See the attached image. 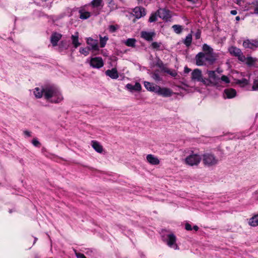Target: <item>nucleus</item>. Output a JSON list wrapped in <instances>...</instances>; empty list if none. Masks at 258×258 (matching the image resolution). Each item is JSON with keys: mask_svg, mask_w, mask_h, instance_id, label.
<instances>
[{"mask_svg": "<svg viewBox=\"0 0 258 258\" xmlns=\"http://www.w3.org/2000/svg\"><path fill=\"white\" fill-rule=\"evenodd\" d=\"M44 91L45 98L51 103H58L63 99L58 89L53 86L45 87Z\"/></svg>", "mask_w": 258, "mask_h": 258, "instance_id": "f257e3e1", "label": "nucleus"}, {"mask_svg": "<svg viewBox=\"0 0 258 258\" xmlns=\"http://www.w3.org/2000/svg\"><path fill=\"white\" fill-rule=\"evenodd\" d=\"M202 157L203 164L206 166H214L219 162L218 158L213 154L206 153L203 155Z\"/></svg>", "mask_w": 258, "mask_h": 258, "instance_id": "f03ea898", "label": "nucleus"}, {"mask_svg": "<svg viewBox=\"0 0 258 258\" xmlns=\"http://www.w3.org/2000/svg\"><path fill=\"white\" fill-rule=\"evenodd\" d=\"M201 159V157L199 154H195L191 151L190 154L184 159V162L190 166H197L200 163Z\"/></svg>", "mask_w": 258, "mask_h": 258, "instance_id": "7ed1b4c3", "label": "nucleus"}, {"mask_svg": "<svg viewBox=\"0 0 258 258\" xmlns=\"http://www.w3.org/2000/svg\"><path fill=\"white\" fill-rule=\"evenodd\" d=\"M229 51L231 54L237 57L238 59L240 61H244L245 60V57L243 55L239 48L232 46L229 48Z\"/></svg>", "mask_w": 258, "mask_h": 258, "instance_id": "20e7f679", "label": "nucleus"}, {"mask_svg": "<svg viewBox=\"0 0 258 258\" xmlns=\"http://www.w3.org/2000/svg\"><path fill=\"white\" fill-rule=\"evenodd\" d=\"M155 93L165 97H170L173 94L171 89L164 87L161 88L159 86H157Z\"/></svg>", "mask_w": 258, "mask_h": 258, "instance_id": "39448f33", "label": "nucleus"}, {"mask_svg": "<svg viewBox=\"0 0 258 258\" xmlns=\"http://www.w3.org/2000/svg\"><path fill=\"white\" fill-rule=\"evenodd\" d=\"M243 46L245 48L254 49L258 47V40L247 39L243 41Z\"/></svg>", "mask_w": 258, "mask_h": 258, "instance_id": "423d86ee", "label": "nucleus"}, {"mask_svg": "<svg viewBox=\"0 0 258 258\" xmlns=\"http://www.w3.org/2000/svg\"><path fill=\"white\" fill-rule=\"evenodd\" d=\"M104 63L101 57L92 58L90 60V65L93 68L99 69L103 66Z\"/></svg>", "mask_w": 258, "mask_h": 258, "instance_id": "0eeeda50", "label": "nucleus"}, {"mask_svg": "<svg viewBox=\"0 0 258 258\" xmlns=\"http://www.w3.org/2000/svg\"><path fill=\"white\" fill-rule=\"evenodd\" d=\"M158 16L164 20L167 21L170 18V12L165 9H159L157 11Z\"/></svg>", "mask_w": 258, "mask_h": 258, "instance_id": "6e6552de", "label": "nucleus"}, {"mask_svg": "<svg viewBox=\"0 0 258 258\" xmlns=\"http://www.w3.org/2000/svg\"><path fill=\"white\" fill-rule=\"evenodd\" d=\"M133 12L134 13V16L137 19H139L146 15L145 9L143 7H136L134 8Z\"/></svg>", "mask_w": 258, "mask_h": 258, "instance_id": "1a4fd4ad", "label": "nucleus"}, {"mask_svg": "<svg viewBox=\"0 0 258 258\" xmlns=\"http://www.w3.org/2000/svg\"><path fill=\"white\" fill-rule=\"evenodd\" d=\"M236 95L235 89L232 88L226 89L224 91L223 97L224 98L231 99L234 98Z\"/></svg>", "mask_w": 258, "mask_h": 258, "instance_id": "9d476101", "label": "nucleus"}, {"mask_svg": "<svg viewBox=\"0 0 258 258\" xmlns=\"http://www.w3.org/2000/svg\"><path fill=\"white\" fill-rule=\"evenodd\" d=\"M62 37V35L57 32H54L52 34L50 37V41L53 46H56L58 42Z\"/></svg>", "mask_w": 258, "mask_h": 258, "instance_id": "9b49d317", "label": "nucleus"}, {"mask_svg": "<svg viewBox=\"0 0 258 258\" xmlns=\"http://www.w3.org/2000/svg\"><path fill=\"white\" fill-rule=\"evenodd\" d=\"M202 71L199 69L194 70L191 73V80L194 81H197L200 82L202 78Z\"/></svg>", "mask_w": 258, "mask_h": 258, "instance_id": "f8f14e48", "label": "nucleus"}, {"mask_svg": "<svg viewBox=\"0 0 258 258\" xmlns=\"http://www.w3.org/2000/svg\"><path fill=\"white\" fill-rule=\"evenodd\" d=\"M148 163L151 165H157L159 164V159L152 154H148L146 157Z\"/></svg>", "mask_w": 258, "mask_h": 258, "instance_id": "ddd939ff", "label": "nucleus"}, {"mask_svg": "<svg viewBox=\"0 0 258 258\" xmlns=\"http://www.w3.org/2000/svg\"><path fill=\"white\" fill-rule=\"evenodd\" d=\"M204 53V57L205 60L210 64H213L216 60V57L214 53Z\"/></svg>", "mask_w": 258, "mask_h": 258, "instance_id": "4468645a", "label": "nucleus"}, {"mask_svg": "<svg viewBox=\"0 0 258 258\" xmlns=\"http://www.w3.org/2000/svg\"><path fill=\"white\" fill-rule=\"evenodd\" d=\"M204 57V53L199 52L196 56V64L199 66H203L206 62Z\"/></svg>", "mask_w": 258, "mask_h": 258, "instance_id": "2eb2a0df", "label": "nucleus"}, {"mask_svg": "<svg viewBox=\"0 0 258 258\" xmlns=\"http://www.w3.org/2000/svg\"><path fill=\"white\" fill-rule=\"evenodd\" d=\"M106 76H109L112 79H116L118 78V74L117 70L115 68H113L111 70H108L105 72Z\"/></svg>", "mask_w": 258, "mask_h": 258, "instance_id": "dca6fc26", "label": "nucleus"}, {"mask_svg": "<svg viewBox=\"0 0 258 258\" xmlns=\"http://www.w3.org/2000/svg\"><path fill=\"white\" fill-rule=\"evenodd\" d=\"M207 74H208L210 80L212 81V84H215L220 80V78L216 75L215 71H208Z\"/></svg>", "mask_w": 258, "mask_h": 258, "instance_id": "f3484780", "label": "nucleus"}, {"mask_svg": "<svg viewBox=\"0 0 258 258\" xmlns=\"http://www.w3.org/2000/svg\"><path fill=\"white\" fill-rule=\"evenodd\" d=\"M91 146L92 148L98 153H102L103 151L102 146L97 141H92Z\"/></svg>", "mask_w": 258, "mask_h": 258, "instance_id": "a211bd4d", "label": "nucleus"}, {"mask_svg": "<svg viewBox=\"0 0 258 258\" xmlns=\"http://www.w3.org/2000/svg\"><path fill=\"white\" fill-rule=\"evenodd\" d=\"M87 43L91 46L93 50H98L99 49L97 40H94L91 38H89L87 39Z\"/></svg>", "mask_w": 258, "mask_h": 258, "instance_id": "6ab92c4d", "label": "nucleus"}, {"mask_svg": "<svg viewBox=\"0 0 258 258\" xmlns=\"http://www.w3.org/2000/svg\"><path fill=\"white\" fill-rule=\"evenodd\" d=\"M155 35L154 32H148L146 31H142L141 32V37L146 40L150 41L153 40V37Z\"/></svg>", "mask_w": 258, "mask_h": 258, "instance_id": "aec40b11", "label": "nucleus"}, {"mask_svg": "<svg viewBox=\"0 0 258 258\" xmlns=\"http://www.w3.org/2000/svg\"><path fill=\"white\" fill-rule=\"evenodd\" d=\"M126 87L127 89L130 91H139L141 90L142 87L139 83L137 82L135 85H133L131 84H127L126 85Z\"/></svg>", "mask_w": 258, "mask_h": 258, "instance_id": "412c9836", "label": "nucleus"}, {"mask_svg": "<svg viewBox=\"0 0 258 258\" xmlns=\"http://www.w3.org/2000/svg\"><path fill=\"white\" fill-rule=\"evenodd\" d=\"M72 43L75 48H77L80 45V43L79 42V33L78 32L75 33V35L71 36Z\"/></svg>", "mask_w": 258, "mask_h": 258, "instance_id": "4be33fe9", "label": "nucleus"}, {"mask_svg": "<svg viewBox=\"0 0 258 258\" xmlns=\"http://www.w3.org/2000/svg\"><path fill=\"white\" fill-rule=\"evenodd\" d=\"M144 86L145 87L150 91H152L153 92H156V87L157 85H154L153 84H152L149 82L145 81L144 82Z\"/></svg>", "mask_w": 258, "mask_h": 258, "instance_id": "5701e85b", "label": "nucleus"}, {"mask_svg": "<svg viewBox=\"0 0 258 258\" xmlns=\"http://www.w3.org/2000/svg\"><path fill=\"white\" fill-rule=\"evenodd\" d=\"M248 224L253 227L258 226V214L254 215L249 219Z\"/></svg>", "mask_w": 258, "mask_h": 258, "instance_id": "b1692460", "label": "nucleus"}, {"mask_svg": "<svg viewBox=\"0 0 258 258\" xmlns=\"http://www.w3.org/2000/svg\"><path fill=\"white\" fill-rule=\"evenodd\" d=\"M90 5L94 8H102L103 6V0H93Z\"/></svg>", "mask_w": 258, "mask_h": 258, "instance_id": "393cba45", "label": "nucleus"}, {"mask_svg": "<svg viewBox=\"0 0 258 258\" xmlns=\"http://www.w3.org/2000/svg\"><path fill=\"white\" fill-rule=\"evenodd\" d=\"M43 93L44 94V88L40 89L39 88H36L34 91V94L35 97L38 98L42 97Z\"/></svg>", "mask_w": 258, "mask_h": 258, "instance_id": "a878e982", "label": "nucleus"}, {"mask_svg": "<svg viewBox=\"0 0 258 258\" xmlns=\"http://www.w3.org/2000/svg\"><path fill=\"white\" fill-rule=\"evenodd\" d=\"M80 13V18L81 19H87L89 18L91 15L90 13L89 12H86L82 10L79 11Z\"/></svg>", "mask_w": 258, "mask_h": 258, "instance_id": "bb28decb", "label": "nucleus"}, {"mask_svg": "<svg viewBox=\"0 0 258 258\" xmlns=\"http://www.w3.org/2000/svg\"><path fill=\"white\" fill-rule=\"evenodd\" d=\"M136 40L135 38H128L124 42V43L127 46L134 47Z\"/></svg>", "mask_w": 258, "mask_h": 258, "instance_id": "cd10ccee", "label": "nucleus"}, {"mask_svg": "<svg viewBox=\"0 0 258 258\" xmlns=\"http://www.w3.org/2000/svg\"><path fill=\"white\" fill-rule=\"evenodd\" d=\"M192 41V35L191 34H188L185 37L183 41L184 44L187 47L189 46Z\"/></svg>", "mask_w": 258, "mask_h": 258, "instance_id": "c85d7f7f", "label": "nucleus"}, {"mask_svg": "<svg viewBox=\"0 0 258 258\" xmlns=\"http://www.w3.org/2000/svg\"><path fill=\"white\" fill-rule=\"evenodd\" d=\"M249 81L246 79L243 78L240 80H237L236 82L237 84L240 85L241 87H244L248 84Z\"/></svg>", "mask_w": 258, "mask_h": 258, "instance_id": "c756f323", "label": "nucleus"}, {"mask_svg": "<svg viewBox=\"0 0 258 258\" xmlns=\"http://www.w3.org/2000/svg\"><path fill=\"white\" fill-rule=\"evenodd\" d=\"M203 50L206 53H213V49L207 44L203 45Z\"/></svg>", "mask_w": 258, "mask_h": 258, "instance_id": "7c9ffc66", "label": "nucleus"}, {"mask_svg": "<svg viewBox=\"0 0 258 258\" xmlns=\"http://www.w3.org/2000/svg\"><path fill=\"white\" fill-rule=\"evenodd\" d=\"M172 28L174 32L177 34H180L182 30V26L179 25H174L172 26Z\"/></svg>", "mask_w": 258, "mask_h": 258, "instance_id": "2f4dec72", "label": "nucleus"}, {"mask_svg": "<svg viewBox=\"0 0 258 258\" xmlns=\"http://www.w3.org/2000/svg\"><path fill=\"white\" fill-rule=\"evenodd\" d=\"M164 71L172 77H176L177 75V73L174 70H170L168 69H166V70H164Z\"/></svg>", "mask_w": 258, "mask_h": 258, "instance_id": "473e14b6", "label": "nucleus"}, {"mask_svg": "<svg viewBox=\"0 0 258 258\" xmlns=\"http://www.w3.org/2000/svg\"><path fill=\"white\" fill-rule=\"evenodd\" d=\"M168 238L167 242H175L176 240V237L173 234H169L167 235Z\"/></svg>", "mask_w": 258, "mask_h": 258, "instance_id": "72a5a7b5", "label": "nucleus"}, {"mask_svg": "<svg viewBox=\"0 0 258 258\" xmlns=\"http://www.w3.org/2000/svg\"><path fill=\"white\" fill-rule=\"evenodd\" d=\"M158 16L157 12L154 14H152L149 19V22L150 23L155 22L157 20V17Z\"/></svg>", "mask_w": 258, "mask_h": 258, "instance_id": "f704fd0d", "label": "nucleus"}, {"mask_svg": "<svg viewBox=\"0 0 258 258\" xmlns=\"http://www.w3.org/2000/svg\"><path fill=\"white\" fill-rule=\"evenodd\" d=\"M200 82H202L204 85H206L207 86L210 85V84H212V82L211 80H210V79H204L203 77L202 78V80H200Z\"/></svg>", "mask_w": 258, "mask_h": 258, "instance_id": "c9c22d12", "label": "nucleus"}, {"mask_svg": "<svg viewBox=\"0 0 258 258\" xmlns=\"http://www.w3.org/2000/svg\"><path fill=\"white\" fill-rule=\"evenodd\" d=\"M161 45V43L157 42H154L152 43L151 46L153 48L156 49H159L160 46Z\"/></svg>", "mask_w": 258, "mask_h": 258, "instance_id": "e433bc0d", "label": "nucleus"}, {"mask_svg": "<svg viewBox=\"0 0 258 258\" xmlns=\"http://www.w3.org/2000/svg\"><path fill=\"white\" fill-rule=\"evenodd\" d=\"M156 65L157 67H158L159 68H160V69H162V70H163V71H164V70H166V69L164 68V65L163 62H162V60H161L159 59L157 61Z\"/></svg>", "mask_w": 258, "mask_h": 258, "instance_id": "4c0bfd02", "label": "nucleus"}, {"mask_svg": "<svg viewBox=\"0 0 258 258\" xmlns=\"http://www.w3.org/2000/svg\"><path fill=\"white\" fill-rule=\"evenodd\" d=\"M80 52L82 54H83L85 56H87L89 54V48H81L80 49Z\"/></svg>", "mask_w": 258, "mask_h": 258, "instance_id": "58836bf2", "label": "nucleus"}, {"mask_svg": "<svg viewBox=\"0 0 258 258\" xmlns=\"http://www.w3.org/2000/svg\"><path fill=\"white\" fill-rule=\"evenodd\" d=\"M118 27L117 25H110L109 26V31L111 32H114L118 29Z\"/></svg>", "mask_w": 258, "mask_h": 258, "instance_id": "ea45409f", "label": "nucleus"}, {"mask_svg": "<svg viewBox=\"0 0 258 258\" xmlns=\"http://www.w3.org/2000/svg\"><path fill=\"white\" fill-rule=\"evenodd\" d=\"M152 78L157 81H160L161 80V78L157 73H153L152 76Z\"/></svg>", "mask_w": 258, "mask_h": 258, "instance_id": "a19ab883", "label": "nucleus"}, {"mask_svg": "<svg viewBox=\"0 0 258 258\" xmlns=\"http://www.w3.org/2000/svg\"><path fill=\"white\" fill-rule=\"evenodd\" d=\"M220 79L222 81H223V82H224L226 84L230 83V80H229V78L226 76L223 75L221 77Z\"/></svg>", "mask_w": 258, "mask_h": 258, "instance_id": "79ce46f5", "label": "nucleus"}, {"mask_svg": "<svg viewBox=\"0 0 258 258\" xmlns=\"http://www.w3.org/2000/svg\"><path fill=\"white\" fill-rule=\"evenodd\" d=\"M252 90L253 91L258 90V80H254L252 87Z\"/></svg>", "mask_w": 258, "mask_h": 258, "instance_id": "37998d69", "label": "nucleus"}, {"mask_svg": "<svg viewBox=\"0 0 258 258\" xmlns=\"http://www.w3.org/2000/svg\"><path fill=\"white\" fill-rule=\"evenodd\" d=\"M74 251L77 258H86L84 254L77 252L75 249H74Z\"/></svg>", "mask_w": 258, "mask_h": 258, "instance_id": "c03bdc74", "label": "nucleus"}, {"mask_svg": "<svg viewBox=\"0 0 258 258\" xmlns=\"http://www.w3.org/2000/svg\"><path fill=\"white\" fill-rule=\"evenodd\" d=\"M167 244L168 246L171 248L177 249L178 248V245H177L176 243H167Z\"/></svg>", "mask_w": 258, "mask_h": 258, "instance_id": "a18cd8bd", "label": "nucleus"}, {"mask_svg": "<svg viewBox=\"0 0 258 258\" xmlns=\"http://www.w3.org/2000/svg\"><path fill=\"white\" fill-rule=\"evenodd\" d=\"M32 143L35 147H38V146H40V142L36 138H34L33 139V140L32 141Z\"/></svg>", "mask_w": 258, "mask_h": 258, "instance_id": "49530a36", "label": "nucleus"}, {"mask_svg": "<svg viewBox=\"0 0 258 258\" xmlns=\"http://www.w3.org/2000/svg\"><path fill=\"white\" fill-rule=\"evenodd\" d=\"M106 42H105L103 39H102V37H100V44L101 47H104L106 44Z\"/></svg>", "mask_w": 258, "mask_h": 258, "instance_id": "de8ad7c7", "label": "nucleus"}, {"mask_svg": "<svg viewBox=\"0 0 258 258\" xmlns=\"http://www.w3.org/2000/svg\"><path fill=\"white\" fill-rule=\"evenodd\" d=\"M185 228L187 231H190L192 229V228L191 227V225L188 223H186L185 224Z\"/></svg>", "mask_w": 258, "mask_h": 258, "instance_id": "09e8293b", "label": "nucleus"}, {"mask_svg": "<svg viewBox=\"0 0 258 258\" xmlns=\"http://www.w3.org/2000/svg\"><path fill=\"white\" fill-rule=\"evenodd\" d=\"M201 37V31L198 30L195 34L196 39H199Z\"/></svg>", "mask_w": 258, "mask_h": 258, "instance_id": "8fccbe9b", "label": "nucleus"}, {"mask_svg": "<svg viewBox=\"0 0 258 258\" xmlns=\"http://www.w3.org/2000/svg\"><path fill=\"white\" fill-rule=\"evenodd\" d=\"M253 62V59L252 57H248L247 59V63L248 64H251Z\"/></svg>", "mask_w": 258, "mask_h": 258, "instance_id": "3c124183", "label": "nucleus"}, {"mask_svg": "<svg viewBox=\"0 0 258 258\" xmlns=\"http://www.w3.org/2000/svg\"><path fill=\"white\" fill-rule=\"evenodd\" d=\"M253 14H258V3L254 9Z\"/></svg>", "mask_w": 258, "mask_h": 258, "instance_id": "603ef678", "label": "nucleus"}, {"mask_svg": "<svg viewBox=\"0 0 258 258\" xmlns=\"http://www.w3.org/2000/svg\"><path fill=\"white\" fill-rule=\"evenodd\" d=\"M190 71V69L188 68L187 67H185L184 72L185 73H188Z\"/></svg>", "mask_w": 258, "mask_h": 258, "instance_id": "864d4df0", "label": "nucleus"}, {"mask_svg": "<svg viewBox=\"0 0 258 258\" xmlns=\"http://www.w3.org/2000/svg\"><path fill=\"white\" fill-rule=\"evenodd\" d=\"M237 13V11L236 10H232L230 11V14L232 15H235Z\"/></svg>", "mask_w": 258, "mask_h": 258, "instance_id": "5fc2aeb1", "label": "nucleus"}, {"mask_svg": "<svg viewBox=\"0 0 258 258\" xmlns=\"http://www.w3.org/2000/svg\"><path fill=\"white\" fill-rule=\"evenodd\" d=\"M24 134L26 135V136H28V137H30L31 136V134H30V132L27 131H24Z\"/></svg>", "mask_w": 258, "mask_h": 258, "instance_id": "6e6d98bb", "label": "nucleus"}, {"mask_svg": "<svg viewBox=\"0 0 258 258\" xmlns=\"http://www.w3.org/2000/svg\"><path fill=\"white\" fill-rule=\"evenodd\" d=\"M195 231H197L199 230V227L197 225H195L192 228Z\"/></svg>", "mask_w": 258, "mask_h": 258, "instance_id": "4d7b16f0", "label": "nucleus"}, {"mask_svg": "<svg viewBox=\"0 0 258 258\" xmlns=\"http://www.w3.org/2000/svg\"><path fill=\"white\" fill-rule=\"evenodd\" d=\"M102 39H103L105 42H106L107 40L108 39V38L107 36H104V37H102Z\"/></svg>", "mask_w": 258, "mask_h": 258, "instance_id": "13d9d810", "label": "nucleus"}, {"mask_svg": "<svg viewBox=\"0 0 258 258\" xmlns=\"http://www.w3.org/2000/svg\"><path fill=\"white\" fill-rule=\"evenodd\" d=\"M235 19H236V20L237 21H239L240 20V17H239V16H237V17H236Z\"/></svg>", "mask_w": 258, "mask_h": 258, "instance_id": "bf43d9fd", "label": "nucleus"}, {"mask_svg": "<svg viewBox=\"0 0 258 258\" xmlns=\"http://www.w3.org/2000/svg\"><path fill=\"white\" fill-rule=\"evenodd\" d=\"M109 1V3H111V2H113V0H108Z\"/></svg>", "mask_w": 258, "mask_h": 258, "instance_id": "052dcab7", "label": "nucleus"}, {"mask_svg": "<svg viewBox=\"0 0 258 258\" xmlns=\"http://www.w3.org/2000/svg\"><path fill=\"white\" fill-rule=\"evenodd\" d=\"M99 14V13L98 12L96 14V15H98Z\"/></svg>", "mask_w": 258, "mask_h": 258, "instance_id": "680f3d73", "label": "nucleus"}, {"mask_svg": "<svg viewBox=\"0 0 258 258\" xmlns=\"http://www.w3.org/2000/svg\"><path fill=\"white\" fill-rule=\"evenodd\" d=\"M138 1H142L143 0H138Z\"/></svg>", "mask_w": 258, "mask_h": 258, "instance_id": "e2e57ef3", "label": "nucleus"}]
</instances>
